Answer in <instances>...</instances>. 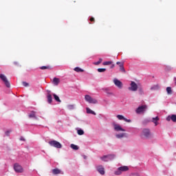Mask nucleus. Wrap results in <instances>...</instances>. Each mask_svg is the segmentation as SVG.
<instances>
[{
	"label": "nucleus",
	"mask_w": 176,
	"mask_h": 176,
	"mask_svg": "<svg viewBox=\"0 0 176 176\" xmlns=\"http://www.w3.org/2000/svg\"><path fill=\"white\" fill-rule=\"evenodd\" d=\"M21 141H25V139H24V138H21Z\"/></svg>",
	"instance_id": "79ce46f5"
},
{
	"label": "nucleus",
	"mask_w": 176,
	"mask_h": 176,
	"mask_svg": "<svg viewBox=\"0 0 176 176\" xmlns=\"http://www.w3.org/2000/svg\"><path fill=\"white\" fill-rule=\"evenodd\" d=\"M129 91H137L138 90V85L134 81H131L129 87H128Z\"/></svg>",
	"instance_id": "7ed1b4c3"
},
{
	"label": "nucleus",
	"mask_w": 176,
	"mask_h": 176,
	"mask_svg": "<svg viewBox=\"0 0 176 176\" xmlns=\"http://www.w3.org/2000/svg\"><path fill=\"white\" fill-rule=\"evenodd\" d=\"M166 91H167L168 94H171V93H172L171 87H168L166 88Z\"/></svg>",
	"instance_id": "cd10ccee"
},
{
	"label": "nucleus",
	"mask_w": 176,
	"mask_h": 176,
	"mask_svg": "<svg viewBox=\"0 0 176 176\" xmlns=\"http://www.w3.org/2000/svg\"><path fill=\"white\" fill-rule=\"evenodd\" d=\"M157 85H155V86H153V87H152L151 88V90H156V89H157Z\"/></svg>",
	"instance_id": "c9c22d12"
},
{
	"label": "nucleus",
	"mask_w": 176,
	"mask_h": 176,
	"mask_svg": "<svg viewBox=\"0 0 176 176\" xmlns=\"http://www.w3.org/2000/svg\"><path fill=\"white\" fill-rule=\"evenodd\" d=\"M113 83L117 87H118V89H122L123 87V83L118 78L113 79Z\"/></svg>",
	"instance_id": "9d476101"
},
{
	"label": "nucleus",
	"mask_w": 176,
	"mask_h": 176,
	"mask_svg": "<svg viewBox=\"0 0 176 176\" xmlns=\"http://www.w3.org/2000/svg\"><path fill=\"white\" fill-rule=\"evenodd\" d=\"M106 71H107V69H105V68L98 69V72H105Z\"/></svg>",
	"instance_id": "7c9ffc66"
},
{
	"label": "nucleus",
	"mask_w": 176,
	"mask_h": 176,
	"mask_svg": "<svg viewBox=\"0 0 176 176\" xmlns=\"http://www.w3.org/2000/svg\"><path fill=\"white\" fill-rule=\"evenodd\" d=\"M52 174H54V175H57L58 174H64V172H63V170L56 168L52 170Z\"/></svg>",
	"instance_id": "2eb2a0df"
},
{
	"label": "nucleus",
	"mask_w": 176,
	"mask_h": 176,
	"mask_svg": "<svg viewBox=\"0 0 176 176\" xmlns=\"http://www.w3.org/2000/svg\"><path fill=\"white\" fill-rule=\"evenodd\" d=\"M10 133H12V131L10 130V131H6V135L7 136H9L10 135Z\"/></svg>",
	"instance_id": "f704fd0d"
},
{
	"label": "nucleus",
	"mask_w": 176,
	"mask_h": 176,
	"mask_svg": "<svg viewBox=\"0 0 176 176\" xmlns=\"http://www.w3.org/2000/svg\"><path fill=\"white\" fill-rule=\"evenodd\" d=\"M160 120V118H159V116L153 117L151 118V122L154 124V126H158Z\"/></svg>",
	"instance_id": "4468645a"
},
{
	"label": "nucleus",
	"mask_w": 176,
	"mask_h": 176,
	"mask_svg": "<svg viewBox=\"0 0 176 176\" xmlns=\"http://www.w3.org/2000/svg\"><path fill=\"white\" fill-rule=\"evenodd\" d=\"M115 137L116 138H118V140H122V138H127V137H129V134L126 133H116Z\"/></svg>",
	"instance_id": "1a4fd4ad"
},
{
	"label": "nucleus",
	"mask_w": 176,
	"mask_h": 176,
	"mask_svg": "<svg viewBox=\"0 0 176 176\" xmlns=\"http://www.w3.org/2000/svg\"><path fill=\"white\" fill-rule=\"evenodd\" d=\"M146 111H148V105L143 104V105L139 106L135 109V113H138V115H141V113H145Z\"/></svg>",
	"instance_id": "f257e3e1"
},
{
	"label": "nucleus",
	"mask_w": 176,
	"mask_h": 176,
	"mask_svg": "<svg viewBox=\"0 0 176 176\" xmlns=\"http://www.w3.org/2000/svg\"><path fill=\"white\" fill-rule=\"evenodd\" d=\"M114 67H115V65H112L111 66V68H114Z\"/></svg>",
	"instance_id": "37998d69"
},
{
	"label": "nucleus",
	"mask_w": 176,
	"mask_h": 176,
	"mask_svg": "<svg viewBox=\"0 0 176 176\" xmlns=\"http://www.w3.org/2000/svg\"><path fill=\"white\" fill-rule=\"evenodd\" d=\"M175 85H176V82H175Z\"/></svg>",
	"instance_id": "a18cd8bd"
},
{
	"label": "nucleus",
	"mask_w": 176,
	"mask_h": 176,
	"mask_svg": "<svg viewBox=\"0 0 176 176\" xmlns=\"http://www.w3.org/2000/svg\"><path fill=\"white\" fill-rule=\"evenodd\" d=\"M36 113L35 111H32L30 114H29V118H34V119H35L36 120H38V117H36Z\"/></svg>",
	"instance_id": "dca6fc26"
},
{
	"label": "nucleus",
	"mask_w": 176,
	"mask_h": 176,
	"mask_svg": "<svg viewBox=\"0 0 176 176\" xmlns=\"http://www.w3.org/2000/svg\"><path fill=\"white\" fill-rule=\"evenodd\" d=\"M116 64L117 65H120L122 63H120V62H117Z\"/></svg>",
	"instance_id": "a19ab883"
},
{
	"label": "nucleus",
	"mask_w": 176,
	"mask_h": 176,
	"mask_svg": "<svg viewBox=\"0 0 176 176\" xmlns=\"http://www.w3.org/2000/svg\"><path fill=\"white\" fill-rule=\"evenodd\" d=\"M23 85L25 87H28V86L30 85V84H28V82H23Z\"/></svg>",
	"instance_id": "72a5a7b5"
},
{
	"label": "nucleus",
	"mask_w": 176,
	"mask_h": 176,
	"mask_svg": "<svg viewBox=\"0 0 176 176\" xmlns=\"http://www.w3.org/2000/svg\"><path fill=\"white\" fill-rule=\"evenodd\" d=\"M129 176H140V174H138V173H132V174H131Z\"/></svg>",
	"instance_id": "e433bc0d"
},
{
	"label": "nucleus",
	"mask_w": 176,
	"mask_h": 176,
	"mask_svg": "<svg viewBox=\"0 0 176 176\" xmlns=\"http://www.w3.org/2000/svg\"><path fill=\"white\" fill-rule=\"evenodd\" d=\"M139 94H140V96H142V95L144 94V89H139Z\"/></svg>",
	"instance_id": "473e14b6"
},
{
	"label": "nucleus",
	"mask_w": 176,
	"mask_h": 176,
	"mask_svg": "<svg viewBox=\"0 0 176 176\" xmlns=\"http://www.w3.org/2000/svg\"><path fill=\"white\" fill-rule=\"evenodd\" d=\"M119 168H120V170H121V173H124L126 171H129V166H122Z\"/></svg>",
	"instance_id": "f3484780"
},
{
	"label": "nucleus",
	"mask_w": 176,
	"mask_h": 176,
	"mask_svg": "<svg viewBox=\"0 0 176 176\" xmlns=\"http://www.w3.org/2000/svg\"><path fill=\"white\" fill-rule=\"evenodd\" d=\"M85 100L87 102H89V104H97V102H98L97 99L93 98L90 95H85Z\"/></svg>",
	"instance_id": "20e7f679"
},
{
	"label": "nucleus",
	"mask_w": 176,
	"mask_h": 176,
	"mask_svg": "<svg viewBox=\"0 0 176 176\" xmlns=\"http://www.w3.org/2000/svg\"><path fill=\"white\" fill-rule=\"evenodd\" d=\"M113 126L115 131H126V129H123L119 124L113 123Z\"/></svg>",
	"instance_id": "6e6552de"
},
{
	"label": "nucleus",
	"mask_w": 176,
	"mask_h": 176,
	"mask_svg": "<svg viewBox=\"0 0 176 176\" xmlns=\"http://www.w3.org/2000/svg\"><path fill=\"white\" fill-rule=\"evenodd\" d=\"M140 135L142 138H149L151 137V131L148 129H144Z\"/></svg>",
	"instance_id": "423d86ee"
},
{
	"label": "nucleus",
	"mask_w": 176,
	"mask_h": 176,
	"mask_svg": "<svg viewBox=\"0 0 176 176\" xmlns=\"http://www.w3.org/2000/svg\"><path fill=\"white\" fill-rule=\"evenodd\" d=\"M53 96H54V100H56V101H57L58 102H61L60 98L57 95H56V94H54Z\"/></svg>",
	"instance_id": "393cba45"
},
{
	"label": "nucleus",
	"mask_w": 176,
	"mask_h": 176,
	"mask_svg": "<svg viewBox=\"0 0 176 176\" xmlns=\"http://www.w3.org/2000/svg\"><path fill=\"white\" fill-rule=\"evenodd\" d=\"M77 134H78V135H83L85 131L82 129H77Z\"/></svg>",
	"instance_id": "a878e982"
},
{
	"label": "nucleus",
	"mask_w": 176,
	"mask_h": 176,
	"mask_svg": "<svg viewBox=\"0 0 176 176\" xmlns=\"http://www.w3.org/2000/svg\"><path fill=\"white\" fill-rule=\"evenodd\" d=\"M166 120L168 122H170V120H171V116H168L167 118H166Z\"/></svg>",
	"instance_id": "58836bf2"
},
{
	"label": "nucleus",
	"mask_w": 176,
	"mask_h": 176,
	"mask_svg": "<svg viewBox=\"0 0 176 176\" xmlns=\"http://www.w3.org/2000/svg\"><path fill=\"white\" fill-rule=\"evenodd\" d=\"M101 63H102V58H100L98 62L94 63V65H100V64H101Z\"/></svg>",
	"instance_id": "bb28decb"
},
{
	"label": "nucleus",
	"mask_w": 176,
	"mask_h": 176,
	"mask_svg": "<svg viewBox=\"0 0 176 176\" xmlns=\"http://www.w3.org/2000/svg\"><path fill=\"white\" fill-rule=\"evenodd\" d=\"M50 66H42L40 67V69H49Z\"/></svg>",
	"instance_id": "2f4dec72"
},
{
	"label": "nucleus",
	"mask_w": 176,
	"mask_h": 176,
	"mask_svg": "<svg viewBox=\"0 0 176 176\" xmlns=\"http://www.w3.org/2000/svg\"><path fill=\"white\" fill-rule=\"evenodd\" d=\"M84 159H86V156H84Z\"/></svg>",
	"instance_id": "c03bdc74"
},
{
	"label": "nucleus",
	"mask_w": 176,
	"mask_h": 176,
	"mask_svg": "<svg viewBox=\"0 0 176 176\" xmlns=\"http://www.w3.org/2000/svg\"><path fill=\"white\" fill-rule=\"evenodd\" d=\"M70 148L73 149L74 151H78L79 149V146L76 144H72L70 145Z\"/></svg>",
	"instance_id": "412c9836"
},
{
	"label": "nucleus",
	"mask_w": 176,
	"mask_h": 176,
	"mask_svg": "<svg viewBox=\"0 0 176 176\" xmlns=\"http://www.w3.org/2000/svg\"><path fill=\"white\" fill-rule=\"evenodd\" d=\"M53 83L54 86H58V83H60V79L57 78H54Z\"/></svg>",
	"instance_id": "6ab92c4d"
},
{
	"label": "nucleus",
	"mask_w": 176,
	"mask_h": 176,
	"mask_svg": "<svg viewBox=\"0 0 176 176\" xmlns=\"http://www.w3.org/2000/svg\"><path fill=\"white\" fill-rule=\"evenodd\" d=\"M74 71H76V72H83L85 70L79 67H76L74 68Z\"/></svg>",
	"instance_id": "b1692460"
},
{
	"label": "nucleus",
	"mask_w": 176,
	"mask_h": 176,
	"mask_svg": "<svg viewBox=\"0 0 176 176\" xmlns=\"http://www.w3.org/2000/svg\"><path fill=\"white\" fill-rule=\"evenodd\" d=\"M116 157V155L115 154H109L107 155H103L100 157V160L102 162H111V160H113Z\"/></svg>",
	"instance_id": "f03ea898"
},
{
	"label": "nucleus",
	"mask_w": 176,
	"mask_h": 176,
	"mask_svg": "<svg viewBox=\"0 0 176 176\" xmlns=\"http://www.w3.org/2000/svg\"><path fill=\"white\" fill-rule=\"evenodd\" d=\"M47 102L49 104H52V102L53 101V99L52 98V95L50 94H47Z\"/></svg>",
	"instance_id": "aec40b11"
},
{
	"label": "nucleus",
	"mask_w": 176,
	"mask_h": 176,
	"mask_svg": "<svg viewBox=\"0 0 176 176\" xmlns=\"http://www.w3.org/2000/svg\"><path fill=\"white\" fill-rule=\"evenodd\" d=\"M14 170L16 173H23V167L19 164H15L14 165Z\"/></svg>",
	"instance_id": "9b49d317"
},
{
	"label": "nucleus",
	"mask_w": 176,
	"mask_h": 176,
	"mask_svg": "<svg viewBox=\"0 0 176 176\" xmlns=\"http://www.w3.org/2000/svg\"><path fill=\"white\" fill-rule=\"evenodd\" d=\"M49 144L51 146H54V148H57L58 149H61V148H63V145L56 140H51L49 142Z\"/></svg>",
	"instance_id": "39448f33"
},
{
	"label": "nucleus",
	"mask_w": 176,
	"mask_h": 176,
	"mask_svg": "<svg viewBox=\"0 0 176 176\" xmlns=\"http://www.w3.org/2000/svg\"><path fill=\"white\" fill-rule=\"evenodd\" d=\"M116 118L118 120H124V122H126V123H131V120L124 118L122 115H117Z\"/></svg>",
	"instance_id": "f8f14e48"
},
{
	"label": "nucleus",
	"mask_w": 176,
	"mask_h": 176,
	"mask_svg": "<svg viewBox=\"0 0 176 176\" xmlns=\"http://www.w3.org/2000/svg\"><path fill=\"white\" fill-rule=\"evenodd\" d=\"M170 119L173 122H176V115H172Z\"/></svg>",
	"instance_id": "c85d7f7f"
},
{
	"label": "nucleus",
	"mask_w": 176,
	"mask_h": 176,
	"mask_svg": "<svg viewBox=\"0 0 176 176\" xmlns=\"http://www.w3.org/2000/svg\"><path fill=\"white\" fill-rule=\"evenodd\" d=\"M112 64V61H106L103 63V65H111Z\"/></svg>",
	"instance_id": "c756f323"
},
{
	"label": "nucleus",
	"mask_w": 176,
	"mask_h": 176,
	"mask_svg": "<svg viewBox=\"0 0 176 176\" xmlns=\"http://www.w3.org/2000/svg\"><path fill=\"white\" fill-rule=\"evenodd\" d=\"M96 170L98 173H100L101 175H104L105 174V168L102 165H99L96 166Z\"/></svg>",
	"instance_id": "ddd939ff"
},
{
	"label": "nucleus",
	"mask_w": 176,
	"mask_h": 176,
	"mask_svg": "<svg viewBox=\"0 0 176 176\" xmlns=\"http://www.w3.org/2000/svg\"><path fill=\"white\" fill-rule=\"evenodd\" d=\"M0 78L5 83L6 87H10V82H9V80H8V78H6L5 74H0Z\"/></svg>",
	"instance_id": "0eeeda50"
},
{
	"label": "nucleus",
	"mask_w": 176,
	"mask_h": 176,
	"mask_svg": "<svg viewBox=\"0 0 176 176\" xmlns=\"http://www.w3.org/2000/svg\"><path fill=\"white\" fill-rule=\"evenodd\" d=\"M67 107L69 111H72L73 109H75V104H69Z\"/></svg>",
	"instance_id": "5701e85b"
},
{
	"label": "nucleus",
	"mask_w": 176,
	"mask_h": 176,
	"mask_svg": "<svg viewBox=\"0 0 176 176\" xmlns=\"http://www.w3.org/2000/svg\"><path fill=\"white\" fill-rule=\"evenodd\" d=\"M90 21H94V18H93V17L91 18V19H90Z\"/></svg>",
	"instance_id": "ea45409f"
},
{
	"label": "nucleus",
	"mask_w": 176,
	"mask_h": 176,
	"mask_svg": "<svg viewBox=\"0 0 176 176\" xmlns=\"http://www.w3.org/2000/svg\"><path fill=\"white\" fill-rule=\"evenodd\" d=\"M120 68L121 71H124V67H123V64H121L120 65Z\"/></svg>",
	"instance_id": "4c0bfd02"
},
{
	"label": "nucleus",
	"mask_w": 176,
	"mask_h": 176,
	"mask_svg": "<svg viewBox=\"0 0 176 176\" xmlns=\"http://www.w3.org/2000/svg\"><path fill=\"white\" fill-rule=\"evenodd\" d=\"M115 175H120L122 174V170H120V168H118V169L114 171Z\"/></svg>",
	"instance_id": "4be33fe9"
},
{
	"label": "nucleus",
	"mask_w": 176,
	"mask_h": 176,
	"mask_svg": "<svg viewBox=\"0 0 176 176\" xmlns=\"http://www.w3.org/2000/svg\"><path fill=\"white\" fill-rule=\"evenodd\" d=\"M87 113L91 114V115H94L96 116V113L94 112V111L91 110L90 108L87 107L86 108Z\"/></svg>",
	"instance_id": "a211bd4d"
}]
</instances>
